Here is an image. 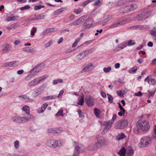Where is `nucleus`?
I'll list each match as a JSON object with an SVG mask.
<instances>
[{
	"label": "nucleus",
	"instance_id": "nucleus-2",
	"mask_svg": "<svg viewBox=\"0 0 156 156\" xmlns=\"http://www.w3.org/2000/svg\"><path fill=\"white\" fill-rule=\"evenodd\" d=\"M105 141L104 139H100L95 144L90 145L88 147L89 151H94L98 149H100L105 144Z\"/></svg>",
	"mask_w": 156,
	"mask_h": 156
},
{
	"label": "nucleus",
	"instance_id": "nucleus-45",
	"mask_svg": "<svg viewBox=\"0 0 156 156\" xmlns=\"http://www.w3.org/2000/svg\"><path fill=\"white\" fill-rule=\"evenodd\" d=\"M107 95L109 101L110 103H112L113 101V97L111 95L108 94H107Z\"/></svg>",
	"mask_w": 156,
	"mask_h": 156
},
{
	"label": "nucleus",
	"instance_id": "nucleus-23",
	"mask_svg": "<svg viewBox=\"0 0 156 156\" xmlns=\"http://www.w3.org/2000/svg\"><path fill=\"white\" fill-rule=\"evenodd\" d=\"M20 97L23 98L25 101H26L32 102L34 101V100L33 99L30 98L29 97L27 96L22 95Z\"/></svg>",
	"mask_w": 156,
	"mask_h": 156
},
{
	"label": "nucleus",
	"instance_id": "nucleus-10",
	"mask_svg": "<svg viewBox=\"0 0 156 156\" xmlns=\"http://www.w3.org/2000/svg\"><path fill=\"white\" fill-rule=\"evenodd\" d=\"M58 144L57 141L52 140H48L47 144L49 147H55L58 146Z\"/></svg>",
	"mask_w": 156,
	"mask_h": 156
},
{
	"label": "nucleus",
	"instance_id": "nucleus-36",
	"mask_svg": "<svg viewBox=\"0 0 156 156\" xmlns=\"http://www.w3.org/2000/svg\"><path fill=\"white\" fill-rule=\"evenodd\" d=\"M87 17V15H85L79 18V23H81L83 22L84 20L86 19Z\"/></svg>",
	"mask_w": 156,
	"mask_h": 156
},
{
	"label": "nucleus",
	"instance_id": "nucleus-12",
	"mask_svg": "<svg viewBox=\"0 0 156 156\" xmlns=\"http://www.w3.org/2000/svg\"><path fill=\"white\" fill-rule=\"evenodd\" d=\"M93 51L92 49L86 50L83 51L80 54V57L79 58L80 59L84 58L86 56L91 53Z\"/></svg>",
	"mask_w": 156,
	"mask_h": 156
},
{
	"label": "nucleus",
	"instance_id": "nucleus-21",
	"mask_svg": "<svg viewBox=\"0 0 156 156\" xmlns=\"http://www.w3.org/2000/svg\"><path fill=\"white\" fill-rule=\"evenodd\" d=\"M28 117H24L25 122H27L28 121H34L35 119L34 117L32 115L29 114L28 115Z\"/></svg>",
	"mask_w": 156,
	"mask_h": 156
},
{
	"label": "nucleus",
	"instance_id": "nucleus-33",
	"mask_svg": "<svg viewBox=\"0 0 156 156\" xmlns=\"http://www.w3.org/2000/svg\"><path fill=\"white\" fill-rule=\"evenodd\" d=\"M147 18V16L144 17H142V16H141L140 17H138V16H137L135 18V20L136 21H138L140 20H144Z\"/></svg>",
	"mask_w": 156,
	"mask_h": 156
},
{
	"label": "nucleus",
	"instance_id": "nucleus-37",
	"mask_svg": "<svg viewBox=\"0 0 156 156\" xmlns=\"http://www.w3.org/2000/svg\"><path fill=\"white\" fill-rule=\"evenodd\" d=\"M115 4V6H121L124 4L123 3V2L122 0H120L117 2Z\"/></svg>",
	"mask_w": 156,
	"mask_h": 156
},
{
	"label": "nucleus",
	"instance_id": "nucleus-7",
	"mask_svg": "<svg viewBox=\"0 0 156 156\" xmlns=\"http://www.w3.org/2000/svg\"><path fill=\"white\" fill-rule=\"evenodd\" d=\"M35 17L32 18L31 17L26 20V22H29L31 21L39 20L42 19H44L45 18L44 15L43 13L41 14L38 16L36 15H34Z\"/></svg>",
	"mask_w": 156,
	"mask_h": 156
},
{
	"label": "nucleus",
	"instance_id": "nucleus-4",
	"mask_svg": "<svg viewBox=\"0 0 156 156\" xmlns=\"http://www.w3.org/2000/svg\"><path fill=\"white\" fill-rule=\"evenodd\" d=\"M93 20L90 18L87 19L85 22L83 23L82 28L83 30H85L90 28L92 25Z\"/></svg>",
	"mask_w": 156,
	"mask_h": 156
},
{
	"label": "nucleus",
	"instance_id": "nucleus-9",
	"mask_svg": "<svg viewBox=\"0 0 156 156\" xmlns=\"http://www.w3.org/2000/svg\"><path fill=\"white\" fill-rule=\"evenodd\" d=\"M86 102L89 106H92L94 104V99L90 96H87L85 98Z\"/></svg>",
	"mask_w": 156,
	"mask_h": 156
},
{
	"label": "nucleus",
	"instance_id": "nucleus-16",
	"mask_svg": "<svg viewBox=\"0 0 156 156\" xmlns=\"http://www.w3.org/2000/svg\"><path fill=\"white\" fill-rule=\"evenodd\" d=\"M123 21L121 20L117 22L114 23L113 24L110 25L109 27V28H112L119 27L123 24Z\"/></svg>",
	"mask_w": 156,
	"mask_h": 156
},
{
	"label": "nucleus",
	"instance_id": "nucleus-19",
	"mask_svg": "<svg viewBox=\"0 0 156 156\" xmlns=\"http://www.w3.org/2000/svg\"><path fill=\"white\" fill-rule=\"evenodd\" d=\"M48 104L46 103L44 104L40 108L38 109L37 112L38 113L41 114L43 113L46 108L48 106Z\"/></svg>",
	"mask_w": 156,
	"mask_h": 156
},
{
	"label": "nucleus",
	"instance_id": "nucleus-49",
	"mask_svg": "<svg viewBox=\"0 0 156 156\" xmlns=\"http://www.w3.org/2000/svg\"><path fill=\"white\" fill-rule=\"evenodd\" d=\"M121 47V48L122 49L127 46L126 41L120 44Z\"/></svg>",
	"mask_w": 156,
	"mask_h": 156
},
{
	"label": "nucleus",
	"instance_id": "nucleus-60",
	"mask_svg": "<svg viewBox=\"0 0 156 156\" xmlns=\"http://www.w3.org/2000/svg\"><path fill=\"white\" fill-rule=\"evenodd\" d=\"M121 47L120 45V44H119V45H117L115 49L116 51H119L122 49V48H121Z\"/></svg>",
	"mask_w": 156,
	"mask_h": 156
},
{
	"label": "nucleus",
	"instance_id": "nucleus-50",
	"mask_svg": "<svg viewBox=\"0 0 156 156\" xmlns=\"http://www.w3.org/2000/svg\"><path fill=\"white\" fill-rule=\"evenodd\" d=\"M14 145L15 148L17 149L19 147V142L18 140H16L14 142Z\"/></svg>",
	"mask_w": 156,
	"mask_h": 156
},
{
	"label": "nucleus",
	"instance_id": "nucleus-61",
	"mask_svg": "<svg viewBox=\"0 0 156 156\" xmlns=\"http://www.w3.org/2000/svg\"><path fill=\"white\" fill-rule=\"evenodd\" d=\"M101 5V1L100 0H98L97 1L95 2V3L94 4V5Z\"/></svg>",
	"mask_w": 156,
	"mask_h": 156
},
{
	"label": "nucleus",
	"instance_id": "nucleus-39",
	"mask_svg": "<svg viewBox=\"0 0 156 156\" xmlns=\"http://www.w3.org/2000/svg\"><path fill=\"white\" fill-rule=\"evenodd\" d=\"M127 46H132L136 44L135 42L132 43V40H129V41H126Z\"/></svg>",
	"mask_w": 156,
	"mask_h": 156
},
{
	"label": "nucleus",
	"instance_id": "nucleus-63",
	"mask_svg": "<svg viewBox=\"0 0 156 156\" xmlns=\"http://www.w3.org/2000/svg\"><path fill=\"white\" fill-rule=\"evenodd\" d=\"M51 99V96H48L47 97H44L42 98V100L44 101H46Z\"/></svg>",
	"mask_w": 156,
	"mask_h": 156
},
{
	"label": "nucleus",
	"instance_id": "nucleus-52",
	"mask_svg": "<svg viewBox=\"0 0 156 156\" xmlns=\"http://www.w3.org/2000/svg\"><path fill=\"white\" fill-rule=\"evenodd\" d=\"M111 69V67L108 66L107 68H105L103 69V70L105 73L109 72Z\"/></svg>",
	"mask_w": 156,
	"mask_h": 156
},
{
	"label": "nucleus",
	"instance_id": "nucleus-6",
	"mask_svg": "<svg viewBox=\"0 0 156 156\" xmlns=\"http://www.w3.org/2000/svg\"><path fill=\"white\" fill-rule=\"evenodd\" d=\"M12 121L16 123H23L25 122L24 117L18 116H14L11 117Z\"/></svg>",
	"mask_w": 156,
	"mask_h": 156
},
{
	"label": "nucleus",
	"instance_id": "nucleus-34",
	"mask_svg": "<svg viewBox=\"0 0 156 156\" xmlns=\"http://www.w3.org/2000/svg\"><path fill=\"white\" fill-rule=\"evenodd\" d=\"M149 12H143L138 15V17L142 16L144 17L145 16H147V18L149 16Z\"/></svg>",
	"mask_w": 156,
	"mask_h": 156
},
{
	"label": "nucleus",
	"instance_id": "nucleus-62",
	"mask_svg": "<svg viewBox=\"0 0 156 156\" xmlns=\"http://www.w3.org/2000/svg\"><path fill=\"white\" fill-rule=\"evenodd\" d=\"M78 22V19L74 21L73 22L71 23L70 24V25H77L78 24L77 22Z\"/></svg>",
	"mask_w": 156,
	"mask_h": 156
},
{
	"label": "nucleus",
	"instance_id": "nucleus-51",
	"mask_svg": "<svg viewBox=\"0 0 156 156\" xmlns=\"http://www.w3.org/2000/svg\"><path fill=\"white\" fill-rule=\"evenodd\" d=\"M91 1L89 0H87L80 4V5L82 6H85L87 5Z\"/></svg>",
	"mask_w": 156,
	"mask_h": 156
},
{
	"label": "nucleus",
	"instance_id": "nucleus-17",
	"mask_svg": "<svg viewBox=\"0 0 156 156\" xmlns=\"http://www.w3.org/2000/svg\"><path fill=\"white\" fill-rule=\"evenodd\" d=\"M39 83V81L37 78L29 82L28 84V85L29 87L34 86L38 84Z\"/></svg>",
	"mask_w": 156,
	"mask_h": 156
},
{
	"label": "nucleus",
	"instance_id": "nucleus-26",
	"mask_svg": "<svg viewBox=\"0 0 156 156\" xmlns=\"http://www.w3.org/2000/svg\"><path fill=\"white\" fill-rule=\"evenodd\" d=\"M54 31V29L53 28H48L45 30H44L43 32V34H46L52 32Z\"/></svg>",
	"mask_w": 156,
	"mask_h": 156
},
{
	"label": "nucleus",
	"instance_id": "nucleus-25",
	"mask_svg": "<svg viewBox=\"0 0 156 156\" xmlns=\"http://www.w3.org/2000/svg\"><path fill=\"white\" fill-rule=\"evenodd\" d=\"M126 137V136L123 133L119 134L116 138L117 140H120L123 139Z\"/></svg>",
	"mask_w": 156,
	"mask_h": 156
},
{
	"label": "nucleus",
	"instance_id": "nucleus-35",
	"mask_svg": "<svg viewBox=\"0 0 156 156\" xmlns=\"http://www.w3.org/2000/svg\"><path fill=\"white\" fill-rule=\"evenodd\" d=\"M100 111L98 108H95L94 109V114L96 117L99 118L100 116Z\"/></svg>",
	"mask_w": 156,
	"mask_h": 156
},
{
	"label": "nucleus",
	"instance_id": "nucleus-59",
	"mask_svg": "<svg viewBox=\"0 0 156 156\" xmlns=\"http://www.w3.org/2000/svg\"><path fill=\"white\" fill-rule=\"evenodd\" d=\"M78 43V38L76 39L74 43L72 44V46L73 47H75Z\"/></svg>",
	"mask_w": 156,
	"mask_h": 156
},
{
	"label": "nucleus",
	"instance_id": "nucleus-48",
	"mask_svg": "<svg viewBox=\"0 0 156 156\" xmlns=\"http://www.w3.org/2000/svg\"><path fill=\"white\" fill-rule=\"evenodd\" d=\"M47 77H48V76H41V77H40L37 78V79L38 80H39V82L40 83L41 81L45 79Z\"/></svg>",
	"mask_w": 156,
	"mask_h": 156
},
{
	"label": "nucleus",
	"instance_id": "nucleus-46",
	"mask_svg": "<svg viewBox=\"0 0 156 156\" xmlns=\"http://www.w3.org/2000/svg\"><path fill=\"white\" fill-rule=\"evenodd\" d=\"M44 5H35L34 6V9L35 10H38L42 8H44Z\"/></svg>",
	"mask_w": 156,
	"mask_h": 156
},
{
	"label": "nucleus",
	"instance_id": "nucleus-58",
	"mask_svg": "<svg viewBox=\"0 0 156 156\" xmlns=\"http://www.w3.org/2000/svg\"><path fill=\"white\" fill-rule=\"evenodd\" d=\"M155 92V89L154 91L153 92H150L148 94L149 97L150 98L151 97H153L154 95V94Z\"/></svg>",
	"mask_w": 156,
	"mask_h": 156
},
{
	"label": "nucleus",
	"instance_id": "nucleus-24",
	"mask_svg": "<svg viewBox=\"0 0 156 156\" xmlns=\"http://www.w3.org/2000/svg\"><path fill=\"white\" fill-rule=\"evenodd\" d=\"M84 95L82 94L80 96V98H79V105H82L84 102Z\"/></svg>",
	"mask_w": 156,
	"mask_h": 156
},
{
	"label": "nucleus",
	"instance_id": "nucleus-3",
	"mask_svg": "<svg viewBox=\"0 0 156 156\" xmlns=\"http://www.w3.org/2000/svg\"><path fill=\"white\" fill-rule=\"evenodd\" d=\"M152 142V139L149 136H147L140 139L139 144L144 147H147L151 145Z\"/></svg>",
	"mask_w": 156,
	"mask_h": 156
},
{
	"label": "nucleus",
	"instance_id": "nucleus-14",
	"mask_svg": "<svg viewBox=\"0 0 156 156\" xmlns=\"http://www.w3.org/2000/svg\"><path fill=\"white\" fill-rule=\"evenodd\" d=\"M62 131L61 128H53L49 129L48 130V132L49 133H59Z\"/></svg>",
	"mask_w": 156,
	"mask_h": 156
},
{
	"label": "nucleus",
	"instance_id": "nucleus-56",
	"mask_svg": "<svg viewBox=\"0 0 156 156\" xmlns=\"http://www.w3.org/2000/svg\"><path fill=\"white\" fill-rule=\"evenodd\" d=\"M79 117L81 118L82 119L84 118L83 114L80 110H79Z\"/></svg>",
	"mask_w": 156,
	"mask_h": 156
},
{
	"label": "nucleus",
	"instance_id": "nucleus-20",
	"mask_svg": "<svg viewBox=\"0 0 156 156\" xmlns=\"http://www.w3.org/2000/svg\"><path fill=\"white\" fill-rule=\"evenodd\" d=\"M128 91V89H122L121 90H118L117 94L119 96H122L125 94Z\"/></svg>",
	"mask_w": 156,
	"mask_h": 156
},
{
	"label": "nucleus",
	"instance_id": "nucleus-47",
	"mask_svg": "<svg viewBox=\"0 0 156 156\" xmlns=\"http://www.w3.org/2000/svg\"><path fill=\"white\" fill-rule=\"evenodd\" d=\"M75 150L73 156H78V147L76 146L75 147Z\"/></svg>",
	"mask_w": 156,
	"mask_h": 156
},
{
	"label": "nucleus",
	"instance_id": "nucleus-28",
	"mask_svg": "<svg viewBox=\"0 0 156 156\" xmlns=\"http://www.w3.org/2000/svg\"><path fill=\"white\" fill-rule=\"evenodd\" d=\"M22 109L27 114H29L30 113V108L28 106H25L23 107Z\"/></svg>",
	"mask_w": 156,
	"mask_h": 156
},
{
	"label": "nucleus",
	"instance_id": "nucleus-53",
	"mask_svg": "<svg viewBox=\"0 0 156 156\" xmlns=\"http://www.w3.org/2000/svg\"><path fill=\"white\" fill-rule=\"evenodd\" d=\"M30 8V6L29 5H26L24 7H21L20 8V10L21 11L25 9H28Z\"/></svg>",
	"mask_w": 156,
	"mask_h": 156
},
{
	"label": "nucleus",
	"instance_id": "nucleus-27",
	"mask_svg": "<svg viewBox=\"0 0 156 156\" xmlns=\"http://www.w3.org/2000/svg\"><path fill=\"white\" fill-rule=\"evenodd\" d=\"M42 68L41 64L37 65L34 67V70H35L38 73L41 70Z\"/></svg>",
	"mask_w": 156,
	"mask_h": 156
},
{
	"label": "nucleus",
	"instance_id": "nucleus-30",
	"mask_svg": "<svg viewBox=\"0 0 156 156\" xmlns=\"http://www.w3.org/2000/svg\"><path fill=\"white\" fill-rule=\"evenodd\" d=\"M23 51L27 52L33 53L34 52L33 49H31L30 47L24 48H23Z\"/></svg>",
	"mask_w": 156,
	"mask_h": 156
},
{
	"label": "nucleus",
	"instance_id": "nucleus-15",
	"mask_svg": "<svg viewBox=\"0 0 156 156\" xmlns=\"http://www.w3.org/2000/svg\"><path fill=\"white\" fill-rule=\"evenodd\" d=\"M12 48L11 45L9 44H6L3 45L2 51L5 53H7L10 51Z\"/></svg>",
	"mask_w": 156,
	"mask_h": 156
},
{
	"label": "nucleus",
	"instance_id": "nucleus-5",
	"mask_svg": "<svg viewBox=\"0 0 156 156\" xmlns=\"http://www.w3.org/2000/svg\"><path fill=\"white\" fill-rule=\"evenodd\" d=\"M128 124L127 121L126 119L122 120H119L115 124V126L117 129H122L125 128Z\"/></svg>",
	"mask_w": 156,
	"mask_h": 156
},
{
	"label": "nucleus",
	"instance_id": "nucleus-64",
	"mask_svg": "<svg viewBox=\"0 0 156 156\" xmlns=\"http://www.w3.org/2000/svg\"><path fill=\"white\" fill-rule=\"evenodd\" d=\"M19 16H12L11 17H10V20L11 21L14 20L16 18H18Z\"/></svg>",
	"mask_w": 156,
	"mask_h": 156
},
{
	"label": "nucleus",
	"instance_id": "nucleus-13",
	"mask_svg": "<svg viewBox=\"0 0 156 156\" xmlns=\"http://www.w3.org/2000/svg\"><path fill=\"white\" fill-rule=\"evenodd\" d=\"M44 91L43 87L41 86L40 87L38 88L34 92V94L35 97H36L41 94Z\"/></svg>",
	"mask_w": 156,
	"mask_h": 156
},
{
	"label": "nucleus",
	"instance_id": "nucleus-57",
	"mask_svg": "<svg viewBox=\"0 0 156 156\" xmlns=\"http://www.w3.org/2000/svg\"><path fill=\"white\" fill-rule=\"evenodd\" d=\"M52 43L51 41H50L48 43H46L44 45V47L45 48H47L49 47L52 44Z\"/></svg>",
	"mask_w": 156,
	"mask_h": 156
},
{
	"label": "nucleus",
	"instance_id": "nucleus-55",
	"mask_svg": "<svg viewBox=\"0 0 156 156\" xmlns=\"http://www.w3.org/2000/svg\"><path fill=\"white\" fill-rule=\"evenodd\" d=\"M130 7V10L132 11L134 9H135L137 8V6L135 4H132L131 5H129Z\"/></svg>",
	"mask_w": 156,
	"mask_h": 156
},
{
	"label": "nucleus",
	"instance_id": "nucleus-11",
	"mask_svg": "<svg viewBox=\"0 0 156 156\" xmlns=\"http://www.w3.org/2000/svg\"><path fill=\"white\" fill-rule=\"evenodd\" d=\"M144 81L147 82L149 84H151V85H154L156 84V80L150 76H147Z\"/></svg>",
	"mask_w": 156,
	"mask_h": 156
},
{
	"label": "nucleus",
	"instance_id": "nucleus-32",
	"mask_svg": "<svg viewBox=\"0 0 156 156\" xmlns=\"http://www.w3.org/2000/svg\"><path fill=\"white\" fill-rule=\"evenodd\" d=\"M126 110L124 108L120 109L119 112L118 113V115L120 116H124L125 114Z\"/></svg>",
	"mask_w": 156,
	"mask_h": 156
},
{
	"label": "nucleus",
	"instance_id": "nucleus-29",
	"mask_svg": "<svg viewBox=\"0 0 156 156\" xmlns=\"http://www.w3.org/2000/svg\"><path fill=\"white\" fill-rule=\"evenodd\" d=\"M16 25L17 24L16 23L11 24L10 26L6 27V28L8 30L12 29H14L17 27Z\"/></svg>",
	"mask_w": 156,
	"mask_h": 156
},
{
	"label": "nucleus",
	"instance_id": "nucleus-44",
	"mask_svg": "<svg viewBox=\"0 0 156 156\" xmlns=\"http://www.w3.org/2000/svg\"><path fill=\"white\" fill-rule=\"evenodd\" d=\"M63 82V81L62 79H58V80H54L53 81V84H56L58 83H62Z\"/></svg>",
	"mask_w": 156,
	"mask_h": 156
},
{
	"label": "nucleus",
	"instance_id": "nucleus-1",
	"mask_svg": "<svg viewBox=\"0 0 156 156\" xmlns=\"http://www.w3.org/2000/svg\"><path fill=\"white\" fill-rule=\"evenodd\" d=\"M136 125L138 129H141L144 132L147 131L150 129L149 123L146 121L139 120L136 122Z\"/></svg>",
	"mask_w": 156,
	"mask_h": 156
},
{
	"label": "nucleus",
	"instance_id": "nucleus-22",
	"mask_svg": "<svg viewBox=\"0 0 156 156\" xmlns=\"http://www.w3.org/2000/svg\"><path fill=\"white\" fill-rule=\"evenodd\" d=\"M126 150L124 147H122L118 152L120 156H125Z\"/></svg>",
	"mask_w": 156,
	"mask_h": 156
},
{
	"label": "nucleus",
	"instance_id": "nucleus-8",
	"mask_svg": "<svg viewBox=\"0 0 156 156\" xmlns=\"http://www.w3.org/2000/svg\"><path fill=\"white\" fill-rule=\"evenodd\" d=\"M95 67L93 64L90 62L86 65V66L81 71V73L90 71L93 70Z\"/></svg>",
	"mask_w": 156,
	"mask_h": 156
},
{
	"label": "nucleus",
	"instance_id": "nucleus-31",
	"mask_svg": "<svg viewBox=\"0 0 156 156\" xmlns=\"http://www.w3.org/2000/svg\"><path fill=\"white\" fill-rule=\"evenodd\" d=\"M133 151L131 148H129L127 151V155L129 156H133Z\"/></svg>",
	"mask_w": 156,
	"mask_h": 156
},
{
	"label": "nucleus",
	"instance_id": "nucleus-41",
	"mask_svg": "<svg viewBox=\"0 0 156 156\" xmlns=\"http://www.w3.org/2000/svg\"><path fill=\"white\" fill-rule=\"evenodd\" d=\"M151 34L153 36H156V28H154L150 31Z\"/></svg>",
	"mask_w": 156,
	"mask_h": 156
},
{
	"label": "nucleus",
	"instance_id": "nucleus-40",
	"mask_svg": "<svg viewBox=\"0 0 156 156\" xmlns=\"http://www.w3.org/2000/svg\"><path fill=\"white\" fill-rule=\"evenodd\" d=\"M137 70V68L136 67H133L129 71V72L130 73H135Z\"/></svg>",
	"mask_w": 156,
	"mask_h": 156
},
{
	"label": "nucleus",
	"instance_id": "nucleus-42",
	"mask_svg": "<svg viewBox=\"0 0 156 156\" xmlns=\"http://www.w3.org/2000/svg\"><path fill=\"white\" fill-rule=\"evenodd\" d=\"M63 110H59L58 112L55 115L57 116H63L64 115L63 114Z\"/></svg>",
	"mask_w": 156,
	"mask_h": 156
},
{
	"label": "nucleus",
	"instance_id": "nucleus-43",
	"mask_svg": "<svg viewBox=\"0 0 156 156\" xmlns=\"http://www.w3.org/2000/svg\"><path fill=\"white\" fill-rule=\"evenodd\" d=\"M125 11L124 13L128 12H129L131 11L130 7L129 5H128L125 6L124 8Z\"/></svg>",
	"mask_w": 156,
	"mask_h": 156
},
{
	"label": "nucleus",
	"instance_id": "nucleus-18",
	"mask_svg": "<svg viewBox=\"0 0 156 156\" xmlns=\"http://www.w3.org/2000/svg\"><path fill=\"white\" fill-rule=\"evenodd\" d=\"M18 62V61H15L10 62H6L4 64L3 66L4 67H12L14 66L15 64Z\"/></svg>",
	"mask_w": 156,
	"mask_h": 156
},
{
	"label": "nucleus",
	"instance_id": "nucleus-54",
	"mask_svg": "<svg viewBox=\"0 0 156 156\" xmlns=\"http://www.w3.org/2000/svg\"><path fill=\"white\" fill-rule=\"evenodd\" d=\"M62 12H63V10H62L61 9H58L57 10H56L54 12V14L55 15H57L59 13H61Z\"/></svg>",
	"mask_w": 156,
	"mask_h": 156
},
{
	"label": "nucleus",
	"instance_id": "nucleus-38",
	"mask_svg": "<svg viewBox=\"0 0 156 156\" xmlns=\"http://www.w3.org/2000/svg\"><path fill=\"white\" fill-rule=\"evenodd\" d=\"M113 123L111 121H109L106 125L105 127L106 128V129H108L109 130L111 128L112 124Z\"/></svg>",
	"mask_w": 156,
	"mask_h": 156
}]
</instances>
